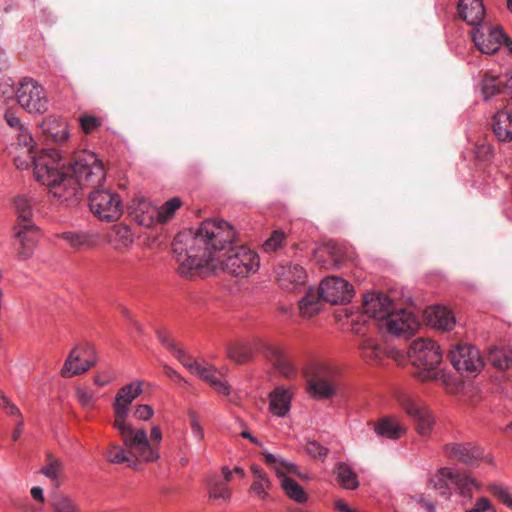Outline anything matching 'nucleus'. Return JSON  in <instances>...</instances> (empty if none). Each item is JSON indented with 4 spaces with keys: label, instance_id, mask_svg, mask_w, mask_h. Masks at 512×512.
<instances>
[{
    "label": "nucleus",
    "instance_id": "obj_1",
    "mask_svg": "<svg viewBox=\"0 0 512 512\" xmlns=\"http://www.w3.org/2000/svg\"><path fill=\"white\" fill-rule=\"evenodd\" d=\"M236 238L225 221L207 219L195 230L177 234L172 243L178 273L184 278L203 276L204 269H222L245 277L259 268L258 255L244 245L230 246Z\"/></svg>",
    "mask_w": 512,
    "mask_h": 512
},
{
    "label": "nucleus",
    "instance_id": "obj_2",
    "mask_svg": "<svg viewBox=\"0 0 512 512\" xmlns=\"http://www.w3.org/2000/svg\"><path fill=\"white\" fill-rule=\"evenodd\" d=\"M53 170L59 174L55 184L46 185L49 192L61 203L75 202L83 187L95 189L100 187L106 178V171L101 159L90 151H79L73 155L66 165L59 152Z\"/></svg>",
    "mask_w": 512,
    "mask_h": 512
},
{
    "label": "nucleus",
    "instance_id": "obj_3",
    "mask_svg": "<svg viewBox=\"0 0 512 512\" xmlns=\"http://www.w3.org/2000/svg\"><path fill=\"white\" fill-rule=\"evenodd\" d=\"M142 385V381H136L118 390L113 402V427L118 430L124 445L129 448L132 454L142 457L145 462H153L156 461L160 455H158L156 449L148 443L146 431L144 429H134L126 422L131 403L143 391Z\"/></svg>",
    "mask_w": 512,
    "mask_h": 512
},
{
    "label": "nucleus",
    "instance_id": "obj_4",
    "mask_svg": "<svg viewBox=\"0 0 512 512\" xmlns=\"http://www.w3.org/2000/svg\"><path fill=\"white\" fill-rule=\"evenodd\" d=\"M15 145L14 163L18 169H28L30 165H33L34 177L43 185H53L56 179H60L59 174L53 170L56 164L57 150L47 149L36 155L34 140L25 127H21Z\"/></svg>",
    "mask_w": 512,
    "mask_h": 512
},
{
    "label": "nucleus",
    "instance_id": "obj_5",
    "mask_svg": "<svg viewBox=\"0 0 512 512\" xmlns=\"http://www.w3.org/2000/svg\"><path fill=\"white\" fill-rule=\"evenodd\" d=\"M408 356L418 372L416 376L421 381H434L443 376L437 368L441 363L442 353L439 346L429 339H416L409 348Z\"/></svg>",
    "mask_w": 512,
    "mask_h": 512
},
{
    "label": "nucleus",
    "instance_id": "obj_6",
    "mask_svg": "<svg viewBox=\"0 0 512 512\" xmlns=\"http://www.w3.org/2000/svg\"><path fill=\"white\" fill-rule=\"evenodd\" d=\"M429 484L445 497L451 495L452 486L464 497H471L472 489L478 488V483L469 474L453 471L450 468H441L431 477Z\"/></svg>",
    "mask_w": 512,
    "mask_h": 512
},
{
    "label": "nucleus",
    "instance_id": "obj_7",
    "mask_svg": "<svg viewBox=\"0 0 512 512\" xmlns=\"http://www.w3.org/2000/svg\"><path fill=\"white\" fill-rule=\"evenodd\" d=\"M337 367L328 363H315L307 372V384L314 397L330 398L336 390Z\"/></svg>",
    "mask_w": 512,
    "mask_h": 512
},
{
    "label": "nucleus",
    "instance_id": "obj_8",
    "mask_svg": "<svg viewBox=\"0 0 512 512\" xmlns=\"http://www.w3.org/2000/svg\"><path fill=\"white\" fill-rule=\"evenodd\" d=\"M91 212L102 221H116L122 215L119 195L109 189H93L88 196Z\"/></svg>",
    "mask_w": 512,
    "mask_h": 512
},
{
    "label": "nucleus",
    "instance_id": "obj_9",
    "mask_svg": "<svg viewBox=\"0 0 512 512\" xmlns=\"http://www.w3.org/2000/svg\"><path fill=\"white\" fill-rule=\"evenodd\" d=\"M18 103L29 113H44L48 100L43 87L32 78H23L16 91Z\"/></svg>",
    "mask_w": 512,
    "mask_h": 512
},
{
    "label": "nucleus",
    "instance_id": "obj_10",
    "mask_svg": "<svg viewBox=\"0 0 512 512\" xmlns=\"http://www.w3.org/2000/svg\"><path fill=\"white\" fill-rule=\"evenodd\" d=\"M402 410L414 421L415 430L421 437H428L434 427L432 412L422 403L408 396L399 397Z\"/></svg>",
    "mask_w": 512,
    "mask_h": 512
},
{
    "label": "nucleus",
    "instance_id": "obj_11",
    "mask_svg": "<svg viewBox=\"0 0 512 512\" xmlns=\"http://www.w3.org/2000/svg\"><path fill=\"white\" fill-rule=\"evenodd\" d=\"M419 326L417 317L405 309L398 311L392 309L383 322L378 324L379 329H386L390 334L404 337L413 335Z\"/></svg>",
    "mask_w": 512,
    "mask_h": 512
},
{
    "label": "nucleus",
    "instance_id": "obj_12",
    "mask_svg": "<svg viewBox=\"0 0 512 512\" xmlns=\"http://www.w3.org/2000/svg\"><path fill=\"white\" fill-rule=\"evenodd\" d=\"M448 357L453 367L461 374L477 373L483 367V360L477 348L468 344L455 345Z\"/></svg>",
    "mask_w": 512,
    "mask_h": 512
},
{
    "label": "nucleus",
    "instance_id": "obj_13",
    "mask_svg": "<svg viewBox=\"0 0 512 512\" xmlns=\"http://www.w3.org/2000/svg\"><path fill=\"white\" fill-rule=\"evenodd\" d=\"M320 295L325 302L331 304H346L354 296V289L341 277H327L320 283Z\"/></svg>",
    "mask_w": 512,
    "mask_h": 512
},
{
    "label": "nucleus",
    "instance_id": "obj_14",
    "mask_svg": "<svg viewBox=\"0 0 512 512\" xmlns=\"http://www.w3.org/2000/svg\"><path fill=\"white\" fill-rule=\"evenodd\" d=\"M13 229L14 238L18 241L17 258L21 261L30 259L38 241V227L35 223L15 224Z\"/></svg>",
    "mask_w": 512,
    "mask_h": 512
},
{
    "label": "nucleus",
    "instance_id": "obj_15",
    "mask_svg": "<svg viewBox=\"0 0 512 512\" xmlns=\"http://www.w3.org/2000/svg\"><path fill=\"white\" fill-rule=\"evenodd\" d=\"M501 80L495 76L484 75L481 81V90L484 99L499 96L503 104L512 103V72Z\"/></svg>",
    "mask_w": 512,
    "mask_h": 512
},
{
    "label": "nucleus",
    "instance_id": "obj_16",
    "mask_svg": "<svg viewBox=\"0 0 512 512\" xmlns=\"http://www.w3.org/2000/svg\"><path fill=\"white\" fill-rule=\"evenodd\" d=\"M362 308L363 313L373 319L377 327L393 309L392 302L387 295L375 292L364 295Z\"/></svg>",
    "mask_w": 512,
    "mask_h": 512
},
{
    "label": "nucleus",
    "instance_id": "obj_17",
    "mask_svg": "<svg viewBox=\"0 0 512 512\" xmlns=\"http://www.w3.org/2000/svg\"><path fill=\"white\" fill-rule=\"evenodd\" d=\"M79 350L80 347H75L69 353L61 369V375L63 377L70 378L76 375L83 374L95 365L96 361L93 358L94 349L92 346L88 344H86L82 348L83 354L87 355L88 358L85 359L80 365L75 364L76 362L81 361V353L79 352Z\"/></svg>",
    "mask_w": 512,
    "mask_h": 512
},
{
    "label": "nucleus",
    "instance_id": "obj_18",
    "mask_svg": "<svg viewBox=\"0 0 512 512\" xmlns=\"http://www.w3.org/2000/svg\"><path fill=\"white\" fill-rule=\"evenodd\" d=\"M446 455L453 460L474 466L483 457V449L472 443H451L444 447Z\"/></svg>",
    "mask_w": 512,
    "mask_h": 512
},
{
    "label": "nucleus",
    "instance_id": "obj_19",
    "mask_svg": "<svg viewBox=\"0 0 512 512\" xmlns=\"http://www.w3.org/2000/svg\"><path fill=\"white\" fill-rule=\"evenodd\" d=\"M492 132L499 142L512 141V103L498 109L491 119Z\"/></svg>",
    "mask_w": 512,
    "mask_h": 512
},
{
    "label": "nucleus",
    "instance_id": "obj_20",
    "mask_svg": "<svg viewBox=\"0 0 512 512\" xmlns=\"http://www.w3.org/2000/svg\"><path fill=\"white\" fill-rule=\"evenodd\" d=\"M128 211L130 218L141 226L149 228L157 223L158 207L151 205L144 198L133 200L128 207Z\"/></svg>",
    "mask_w": 512,
    "mask_h": 512
},
{
    "label": "nucleus",
    "instance_id": "obj_21",
    "mask_svg": "<svg viewBox=\"0 0 512 512\" xmlns=\"http://www.w3.org/2000/svg\"><path fill=\"white\" fill-rule=\"evenodd\" d=\"M504 32L499 28H488L487 34L479 30L473 33L472 39L479 51L485 54L496 53L503 44Z\"/></svg>",
    "mask_w": 512,
    "mask_h": 512
},
{
    "label": "nucleus",
    "instance_id": "obj_22",
    "mask_svg": "<svg viewBox=\"0 0 512 512\" xmlns=\"http://www.w3.org/2000/svg\"><path fill=\"white\" fill-rule=\"evenodd\" d=\"M358 348L362 359L371 364H379L384 357L391 356V351L371 336L363 337Z\"/></svg>",
    "mask_w": 512,
    "mask_h": 512
},
{
    "label": "nucleus",
    "instance_id": "obj_23",
    "mask_svg": "<svg viewBox=\"0 0 512 512\" xmlns=\"http://www.w3.org/2000/svg\"><path fill=\"white\" fill-rule=\"evenodd\" d=\"M40 128L46 138L56 144H63L68 140V124L61 118L49 116L41 122Z\"/></svg>",
    "mask_w": 512,
    "mask_h": 512
},
{
    "label": "nucleus",
    "instance_id": "obj_24",
    "mask_svg": "<svg viewBox=\"0 0 512 512\" xmlns=\"http://www.w3.org/2000/svg\"><path fill=\"white\" fill-rule=\"evenodd\" d=\"M424 316L428 325L442 331L452 330L456 323L451 311L442 306L428 307Z\"/></svg>",
    "mask_w": 512,
    "mask_h": 512
},
{
    "label": "nucleus",
    "instance_id": "obj_25",
    "mask_svg": "<svg viewBox=\"0 0 512 512\" xmlns=\"http://www.w3.org/2000/svg\"><path fill=\"white\" fill-rule=\"evenodd\" d=\"M275 274L280 285L287 289L291 284H303L306 279L304 269L298 264L278 265Z\"/></svg>",
    "mask_w": 512,
    "mask_h": 512
},
{
    "label": "nucleus",
    "instance_id": "obj_26",
    "mask_svg": "<svg viewBox=\"0 0 512 512\" xmlns=\"http://www.w3.org/2000/svg\"><path fill=\"white\" fill-rule=\"evenodd\" d=\"M266 357L272 362L279 373L287 379L296 375L295 366L287 353L277 347H269Z\"/></svg>",
    "mask_w": 512,
    "mask_h": 512
},
{
    "label": "nucleus",
    "instance_id": "obj_27",
    "mask_svg": "<svg viewBox=\"0 0 512 512\" xmlns=\"http://www.w3.org/2000/svg\"><path fill=\"white\" fill-rule=\"evenodd\" d=\"M458 11L460 17L469 25L480 24L485 15V9L481 0H460Z\"/></svg>",
    "mask_w": 512,
    "mask_h": 512
},
{
    "label": "nucleus",
    "instance_id": "obj_28",
    "mask_svg": "<svg viewBox=\"0 0 512 512\" xmlns=\"http://www.w3.org/2000/svg\"><path fill=\"white\" fill-rule=\"evenodd\" d=\"M108 242L116 251L125 252L132 246L134 237L128 226L117 224L111 228Z\"/></svg>",
    "mask_w": 512,
    "mask_h": 512
},
{
    "label": "nucleus",
    "instance_id": "obj_29",
    "mask_svg": "<svg viewBox=\"0 0 512 512\" xmlns=\"http://www.w3.org/2000/svg\"><path fill=\"white\" fill-rule=\"evenodd\" d=\"M378 436L396 440L405 434L406 428L393 417H383L374 425Z\"/></svg>",
    "mask_w": 512,
    "mask_h": 512
},
{
    "label": "nucleus",
    "instance_id": "obj_30",
    "mask_svg": "<svg viewBox=\"0 0 512 512\" xmlns=\"http://www.w3.org/2000/svg\"><path fill=\"white\" fill-rule=\"evenodd\" d=\"M322 302L325 301L320 295V287L317 290L310 288L298 303L300 314L308 318L314 316L321 310Z\"/></svg>",
    "mask_w": 512,
    "mask_h": 512
},
{
    "label": "nucleus",
    "instance_id": "obj_31",
    "mask_svg": "<svg viewBox=\"0 0 512 512\" xmlns=\"http://www.w3.org/2000/svg\"><path fill=\"white\" fill-rule=\"evenodd\" d=\"M12 207L17 217L15 224H28L33 222V202L25 195H16L12 199Z\"/></svg>",
    "mask_w": 512,
    "mask_h": 512
},
{
    "label": "nucleus",
    "instance_id": "obj_32",
    "mask_svg": "<svg viewBox=\"0 0 512 512\" xmlns=\"http://www.w3.org/2000/svg\"><path fill=\"white\" fill-rule=\"evenodd\" d=\"M291 395L288 390L281 387L276 388L270 394V410L279 417L285 416L290 410Z\"/></svg>",
    "mask_w": 512,
    "mask_h": 512
},
{
    "label": "nucleus",
    "instance_id": "obj_33",
    "mask_svg": "<svg viewBox=\"0 0 512 512\" xmlns=\"http://www.w3.org/2000/svg\"><path fill=\"white\" fill-rule=\"evenodd\" d=\"M334 473L336 474L337 482L342 488L355 490L359 487L357 474L346 463H337Z\"/></svg>",
    "mask_w": 512,
    "mask_h": 512
},
{
    "label": "nucleus",
    "instance_id": "obj_34",
    "mask_svg": "<svg viewBox=\"0 0 512 512\" xmlns=\"http://www.w3.org/2000/svg\"><path fill=\"white\" fill-rule=\"evenodd\" d=\"M61 238L75 249L94 247L97 243L96 236L90 233L64 232Z\"/></svg>",
    "mask_w": 512,
    "mask_h": 512
},
{
    "label": "nucleus",
    "instance_id": "obj_35",
    "mask_svg": "<svg viewBox=\"0 0 512 512\" xmlns=\"http://www.w3.org/2000/svg\"><path fill=\"white\" fill-rule=\"evenodd\" d=\"M488 362L499 370L512 369V351L501 348H492L487 356Z\"/></svg>",
    "mask_w": 512,
    "mask_h": 512
},
{
    "label": "nucleus",
    "instance_id": "obj_36",
    "mask_svg": "<svg viewBox=\"0 0 512 512\" xmlns=\"http://www.w3.org/2000/svg\"><path fill=\"white\" fill-rule=\"evenodd\" d=\"M125 447L127 449H129L126 445H125ZM128 453L130 454V456L126 454V451L121 446H119L117 444H111L108 448L106 457H107L108 461H110L111 463H115V464L126 463L128 466H131L134 463L133 458H139V459L145 461L142 457L132 454L130 452V450H128Z\"/></svg>",
    "mask_w": 512,
    "mask_h": 512
},
{
    "label": "nucleus",
    "instance_id": "obj_37",
    "mask_svg": "<svg viewBox=\"0 0 512 512\" xmlns=\"http://www.w3.org/2000/svg\"><path fill=\"white\" fill-rule=\"evenodd\" d=\"M251 349L248 345L243 343H231L227 346V356L232 361L243 364L251 359Z\"/></svg>",
    "mask_w": 512,
    "mask_h": 512
},
{
    "label": "nucleus",
    "instance_id": "obj_38",
    "mask_svg": "<svg viewBox=\"0 0 512 512\" xmlns=\"http://www.w3.org/2000/svg\"><path fill=\"white\" fill-rule=\"evenodd\" d=\"M53 512H80L77 504L69 496L55 493L51 499Z\"/></svg>",
    "mask_w": 512,
    "mask_h": 512
},
{
    "label": "nucleus",
    "instance_id": "obj_39",
    "mask_svg": "<svg viewBox=\"0 0 512 512\" xmlns=\"http://www.w3.org/2000/svg\"><path fill=\"white\" fill-rule=\"evenodd\" d=\"M282 487L287 496L298 503L307 501L308 496L303 488L292 478L284 477L282 480Z\"/></svg>",
    "mask_w": 512,
    "mask_h": 512
},
{
    "label": "nucleus",
    "instance_id": "obj_40",
    "mask_svg": "<svg viewBox=\"0 0 512 512\" xmlns=\"http://www.w3.org/2000/svg\"><path fill=\"white\" fill-rule=\"evenodd\" d=\"M181 200L178 197H174L165 202L161 207L158 208L159 215L157 216V223H166L175 214L176 210L181 207Z\"/></svg>",
    "mask_w": 512,
    "mask_h": 512
},
{
    "label": "nucleus",
    "instance_id": "obj_41",
    "mask_svg": "<svg viewBox=\"0 0 512 512\" xmlns=\"http://www.w3.org/2000/svg\"><path fill=\"white\" fill-rule=\"evenodd\" d=\"M47 459L48 463L41 469V472L55 482V486H59L58 478L62 472V465L59 460L54 459L51 455H48Z\"/></svg>",
    "mask_w": 512,
    "mask_h": 512
},
{
    "label": "nucleus",
    "instance_id": "obj_42",
    "mask_svg": "<svg viewBox=\"0 0 512 512\" xmlns=\"http://www.w3.org/2000/svg\"><path fill=\"white\" fill-rule=\"evenodd\" d=\"M286 235L283 231L275 230L270 237L263 243L262 248L265 252H275L283 246Z\"/></svg>",
    "mask_w": 512,
    "mask_h": 512
},
{
    "label": "nucleus",
    "instance_id": "obj_43",
    "mask_svg": "<svg viewBox=\"0 0 512 512\" xmlns=\"http://www.w3.org/2000/svg\"><path fill=\"white\" fill-rule=\"evenodd\" d=\"M327 252L332 260V264L335 268H340L345 261V253L341 246L336 244H330L327 247Z\"/></svg>",
    "mask_w": 512,
    "mask_h": 512
},
{
    "label": "nucleus",
    "instance_id": "obj_44",
    "mask_svg": "<svg viewBox=\"0 0 512 512\" xmlns=\"http://www.w3.org/2000/svg\"><path fill=\"white\" fill-rule=\"evenodd\" d=\"M79 123L83 132L90 134L101 125V120L93 115H83L79 117Z\"/></svg>",
    "mask_w": 512,
    "mask_h": 512
},
{
    "label": "nucleus",
    "instance_id": "obj_45",
    "mask_svg": "<svg viewBox=\"0 0 512 512\" xmlns=\"http://www.w3.org/2000/svg\"><path fill=\"white\" fill-rule=\"evenodd\" d=\"M306 451L313 458L319 460H323L328 453V449L315 440L307 442Z\"/></svg>",
    "mask_w": 512,
    "mask_h": 512
},
{
    "label": "nucleus",
    "instance_id": "obj_46",
    "mask_svg": "<svg viewBox=\"0 0 512 512\" xmlns=\"http://www.w3.org/2000/svg\"><path fill=\"white\" fill-rule=\"evenodd\" d=\"M489 491L497 497L501 502H503L507 507L510 508V504L512 502V497L507 491L505 487L498 484H491L489 486Z\"/></svg>",
    "mask_w": 512,
    "mask_h": 512
},
{
    "label": "nucleus",
    "instance_id": "obj_47",
    "mask_svg": "<svg viewBox=\"0 0 512 512\" xmlns=\"http://www.w3.org/2000/svg\"><path fill=\"white\" fill-rule=\"evenodd\" d=\"M156 336L159 342L168 350H170L173 354H175L176 351L180 349V347L175 343V341L170 337V335L165 330L157 329Z\"/></svg>",
    "mask_w": 512,
    "mask_h": 512
},
{
    "label": "nucleus",
    "instance_id": "obj_48",
    "mask_svg": "<svg viewBox=\"0 0 512 512\" xmlns=\"http://www.w3.org/2000/svg\"><path fill=\"white\" fill-rule=\"evenodd\" d=\"M174 356L186 367L190 372L196 373V367H199L200 364L193 361L192 358L182 349L176 351Z\"/></svg>",
    "mask_w": 512,
    "mask_h": 512
},
{
    "label": "nucleus",
    "instance_id": "obj_49",
    "mask_svg": "<svg viewBox=\"0 0 512 512\" xmlns=\"http://www.w3.org/2000/svg\"><path fill=\"white\" fill-rule=\"evenodd\" d=\"M195 374L198 375L202 380L208 382L210 385H212L218 379L217 372L212 367H204L200 365L199 367H196Z\"/></svg>",
    "mask_w": 512,
    "mask_h": 512
},
{
    "label": "nucleus",
    "instance_id": "obj_50",
    "mask_svg": "<svg viewBox=\"0 0 512 512\" xmlns=\"http://www.w3.org/2000/svg\"><path fill=\"white\" fill-rule=\"evenodd\" d=\"M76 396H77L79 403L84 408L92 407V405L94 403V399H95L94 393L92 391L83 389V388H77Z\"/></svg>",
    "mask_w": 512,
    "mask_h": 512
},
{
    "label": "nucleus",
    "instance_id": "obj_51",
    "mask_svg": "<svg viewBox=\"0 0 512 512\" xmlns=\"http://www.w3.org/2000/svg\"><path fill=\"white\" fill-rule=\"evenodd\" d=\"M209 494L210 498L213 499H223L224 501H228L230 499V492L222 483H217L211 487Z\"/></svg>",
    "mask_w": 512,
    "mask_h": 512
},
{
    "label": "nucleus",
    "instance_id": "obj_52",
    "mask_svg": "<svg viewBox=\"0 0 512 512\" xmlns=\"http://www.w3.org/2000/svg\"><path fill=\"white\" fill-rule=\"evenodd\" d=\"M264 460L266 464L273 466L277 470V472H279V469L277 467L278 463L289 472H292L293 469L295 468L293 464L286 463L285 461L278 459L277 456L271 453H265Z\"/></svg>",
    "mask_w": 512,
    "mask_h": 512
},
{
    "label": "nucleus",
    "instance_id": "obj_53",
    "mask_svg": "<svg viewBox=\"0 0 512 512\" xmlns=\"http://www.w3.org/2000/svg\"><path fill=\"white\" fill-rule=\"evenodd\" d=\"M189 419H190L191 429H192V433H193L194 437L197 440L202 441L204 439V431H203L202 426L199 423L196 413L190 412Z\"/></svg>",
    "mask_w": 512,
    "mask_h": 512
},
{
    "label": "nucleus",
    "instance_id": "obj_54",
    "mask_svg": "<svg viewBox=\"0 0 512 512\" xmlns=\"http://www.w3.org/2000/svg\"><path fill=\"white\" fill-rule=\"evenodd\" d=\"M271 488V482L269 478L263 477L260 479H255L253 484L251 485V491L256 493L257 495H262L265 491L269 490Z\"/></svg>",
    "mask_w": 512,
    "mask_h": 512
},
{
    "label": "nucleus",
    "instance_id": "obj_55",
    "mask_svg": "<svg viewBox=\"0 0 512 512\" xmlns=\"http://www.w3.org/2000/svg\"><path fill=\"white\" fill-rule=\"evenodd\" d=\"M15 90L11 79H4L0 82V98L9 99L14 96Z\"/></svg>",
    "mask_w": 512,
    "mask_h": 512
},
{
    "label": "nucleus",
    "instance_id": "obj_56",
    "mask_svg": "<svg viewBox=\"0 0 512 512\" xmlns=\"http://www.w3.org/2000/svg\"><path fill=\"white\" fill-rule=\"evenodd\" d=\"M467 512H495L493 507L491 506L490 501L487 498L479 499L475 506L467 510Z\"/></svg>",
    "mask_w": 512,
    "mask_h": 512
},
{
    "label": "nucleus",
    "instance_id": "obj_57",
    "mask_svg": "<svg viewBox=\"0 0 512 512\" xmlns=\"http://www.w3.org/2000/svg\"><path fill=\"white\" fill-rule=\"evenodd\" d=\"M153 415V408L149 405H138L134 416L140 420H148Z\"/></svg>",
    "mask_w": 512,
    "mask_h": 512
},
{
    "label": "nucleus",
    "instance_id": "obj_58",
    "mask_svg": "<svg viewBox=\"0 0 512 512\" xmlns=\"http://www.w3.org/2000/svg\"><path fill=\"white\" fill-rule=\"evenodd\" d=\"M0 406L6 411V413L8 415L17 416L18 418H21V416H22L21 411L8 398L4 399V401L0 403Z\"/></svg>",
    "mask_w": 512,
    "mask_h": 512
},
{
    "label": "nucleus",
    "instance_id": "obj_59",
    "mask_svg": "<svg viewBox=\"0 0 512 512\" xmlns=\"http://www.w3.org/2000/svg\"><path fill=\"white\" fill-rule=\"evenodd\" d=\"M5 120L10 127L17 128L19 131L21 130V127H24L21 124L20 119L10 110L6 111Z\"/></svg>",
    "mask_w": 512,
    "mask_h": 512
},
{
    "label": "nucleus",
    "instance_id": "obj_60",
    "mask_svg": "<svg viewBox=\"0 0 512 512\" xmlns=\"http://www.w3.org/2000/svg\"><path fill=\"white\" fill-rule=\"evenodd\" d=\"M493 149L490 145L482 144L477 146L476 157L480 160H486L492 155Z\"/></svg>",
    "mask_w": 512,
    "mask_h": 512
},
{
    "label": "nucleus",
    "instance_id": "obj_61",
    "mask_svg": "<svg viewBox=\"0 0 512 512\" xmlns=\"http://www.w3.org/2000/svg\"><path fill=\"white\" fill-rule=\"evenodd\" d=\"M150 439H151L152 443H150L149 441H148V443L151 446H153L156 449V451H158L157 445L162 440V432H161V430H160V428L158 426L152 427L151 433H150ZM157 453L159 454V452H157Z\"/></svg>",
    "mask_w": 512,
    "mask_h": 512
},
{
    "label": "nucleus",
    "instance_id": "obj_62",
    "mask_svg": "<svg viewBox=\"0 0 512 512\" xmlns=\"http://www.w3.org/2000/svg\"><path fill=\"white\" fill-rule=\"evenodd\" d=\"M163 372L166 376H168L170 379L174 380L175 382H182L184 381L183 377L174 369H172L168 365H163Z\"/></svg>",
    "mask_w": 512,
    "mask_h": 512
},
{
    "label": "nucleus",
    "instance_id": "obj_63",
    "mask_svg": "<svg viewBox=\"0 0 512 512\" xmlns=\"http://www.w3.org/2000/svg\"><path fill=\"white\" fill-rule=\"evenodd\" d=\"M211 386H213L217 392L224 395H228L230 393V386L219 378Z\"/></svg>",
    "mask_w": 512,
    "mask_h": 512
},
{
    "label": "nucleus",
    "instance_id": "obj_64",
    "mask_svg": "<svg viewBox=\"0 0 512 512\" xmlns=\"http://www.w3.org/2000/svg\"><path fill=\"white\" fill-rule=\"evenodd\" d=\"M30 494L32 498L40 503L44 502L43 489L39 486H35L31 489Z\"/></svg>",
    "mask_w": 512,
    "mask_h": 512
}]
</instances>
